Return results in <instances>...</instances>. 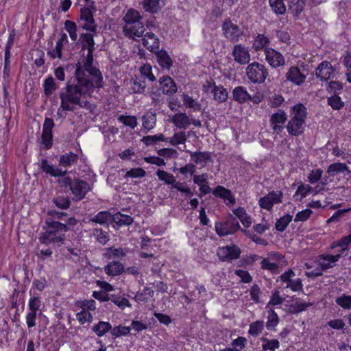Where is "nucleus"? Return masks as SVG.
<instances>
[{
    "label": "nucleus",
    "instance_id": "nucleus-61",
    "mask_svg": "<svg viewBox=\"0 0 351 351\" xmlns=\"http://www.w3.org/2000/svg\"><path fill=\"white\" fill-rule=\"evenodd\" d=\"M64 28L69 34L70 38L72 40L75 41L77 39V34L76 32V24L71 21H66L64 23Z\"/></svg>",
    "mask_w": 351,
    "mask_h": 351
},
{
    "label": "nucleus",
    "instance_id": "nucleus-3",
    "mask_svg": "<svg viewBox=\"0 0 351 351\" xmlns=\"http://www.w3.org/2000/svg\"><path fill=\"white\" fill-rule=\"evenodd\" d=\"M307 114V109L302 104H298L291 108L289 120L286 125L289 135L299 136L304 134Z\"/></svg>",
    "mask_w": 351,
    "mask_h": 351
},
{
    "label": "nucleus",
    "instance_id": "nucleus-30",
    "mask_svg": "<svg viewBox=\"0 0 351 351\" xmlns=\"http://www.w3.org/2000/svg\"><path fill=\"white\" fill-rule=\"evenodd\" d=\"M94 32L84 33L80 36V41L82 49L87 51H95Z\"/></svg>",
    "mask_w": 351,
    "mask_h": 351
},
{
    "label": "nucleus",
    "instance_id": "nucleus-2",
    "mask_svg": "<svg viewBox=\"0 0 351 351\" xmlns=\"http://www.w3.org/2000/svg\"><path fill=\"white\" fill-rule=\"evenodd\" d=\"M48 227L45 232L42 233L39 240L40 243L49 245L51 243L58 244L63 243L64 241V232L69 230L70 226H73L77 223L75 217H69L65 223L54 221H45Z\"/></svg>",
    "mask_w": 351,
    "mask_h": 351
},
{
    "label": "nucleus",
    "instance_id": "nucleus-19",
    "mask_svg": "<svg viewBox=\"0 0 351 351\" xmlns=\"http://www.w3.org/2000/svg\"><path fill=\"white\" fill-rule=\"evenodd\" d=\"M142 44L148 50L156 52L159 48V40L152 32H147L142 38Z\"/></svg>",
    "mask_w": 351,
    "mask_h": 351
},
{
    "label": "nucleus",
    "instance_id": "nucleus-32",
    "mask_svg": "<svg viewBox=\"0 0 351 351\" xmlns=\"http://www.w3.org/2000/svg\"><path fill=\"white\" fill-rule=\"evenodd\" d=\"M189 153L191 158L196 165H201L204 167L208 161L210 160V154L208 152H193L187 151Z\"/></svg>",
    "mask_w": 351,
    "mask_h": 351
},
{
    "label": "nucleus",
    "instance_id": "nucleus-12",
    "mask_svg": "<svg viewBox=\"0 0 351 351\" xmlns=\"http://www.w3.org/2000/svg\"><path fill=\"white\" fill-rule=\"evenodd\" d=\"M222 30L224 36L232 43L239 40L243 36V31L237 25L233 23L230 19H226L222 24Z\"/></svg>",
    "mask_w": 351,
    "mask_h": 351
},
{
    "label": "nucleus",
    "instance_id": "nucleus-52",
    "mask_svg": "<svg viewBox=\"0 0 351 351\" xmlns=\"http://www.w3.org/2000/svg\"><path fill=\"white\" fill-rule=\"evenodd\" d=\"M187 139L186 135L184 132L181 131L176 132L173 136L169 139V143L173 145L177 146L180 144H183Z\"/></svg>",
    "mask_w": 351,
    "mask_h": 351
},
{
    "label": "nucleus",
    "instance_id": "nucleus-21",
    "mask_svg": "<svg viewBox=\"0 0 351 351\" xmlns=\"http://www.w3.org/2000/svg\"><path fill=\"white\" fill-rule=\"evenodd\" d=\"M165 0H141L143 8L148 12L156 14L165 5Z\"/></svg>",
    "mask_w": 351,
    "mask_h": 351
},
{
    "label": "nucleus",
    "instance_id": "nucleus-13",
    "mask_svg": "<svg viewBox=\"0 0 351 351\" xmlns=\"http://www.w3.org/2000/svg\"><path fill=\"white\" fill-rule=\"evenodd\" d=\"M295 276V272L292 269H289L279 276L280 280L286 284L284 289H290L294 292L302 291V280L300 278L293 279Z\"/></svg>",
    "mask_w": 351,
    "mask_h": 351
},
{
    "label": "nucleus",
    "instance_id": "nucleus-39",
    "mask_svg": "<svg viewBox=\"0 0 351 351\" xmlns=\"http://www.w3.org/2000/svg\"><path fill=\"white\" fill-rule=\"evenodd\" d=\"M345 171L350 172L346 164L341 162L332 163L329 165L327 169V173L330 176H335L339 173H343Z\"/></svg>",
    "mask_w": 351,
    "mask_h": 351
},
{
    "label": "nucleus",
    "instance_id": "nucleus-55",
    "mask_svg": "<svg viewBox=\"0 0 351 351\" xmlns=\"http://www.w3.org/2000/svg\"><path fill=\"white\" fill-rule=\"evenodd\" d=\"M131 330L130 326H117L114 328L112 327L111 335L114 338H117L121 336L128 335Z\"/></svg>",
    "mask_w": 351,
    "mask_h": 351
},
{
    "label": "nucleus",
    "instance_id": "nucleus-15",
    "mask_svg": "<svg viewBox=\"0 0 351 351\" xmlns=\"http://www.w3.org/2000/svg\"><path fill=\"white\" fill-rule=\"evenodd\" d=\"M264 52L266 61L271 67L278 68L285 64V59L279 51L271 47H266Z\"/></svg>",
    "mask_w": 351,
    "mask_h": 351
},
{
    "label": "nucleus",
    "instance_id": "nucleus-56",
    "mask_svg": "<svg viewBox=\"0 0 351 351\" xmlns=\"http://www.w3.org/2000/svg\"><path fill=\"white\" fill-rule=\"evenodd\" d=\"M268 313L269 315L267 317L266 328L267 330H271L278 325L279 322V318L277 313L274 310H270L268 311Z\"/></svg>",
    "mask_w": 351,
    "mask_h": 351
},
{
    "label": "nucleus",
    "instance_id": "nucleus-47",
    "mask_svg": "<svg viewBox=\"0 0 351 351\" xmlns=\"http://www.w3.org/2000/svg\"><path fill=\"white\" fill-rule=\"evenodd\" d=\"M44 92L47 96H49L58 88L54 79L51 76L47 77L43 83Z\"/></svg>",
    "mask_w": 351,
    "mask_h": 351
},
{
    "label": "nucleus",
    "instance_id": "nucleus-37",
    "mask_svg": "<svg viewBox=\"0 0 351 351\" xmlns=\"http://www.w3.org/2000/svg\"><path fill=\"white\" fill-rule=\"evenodd\" d=\"M212 93L213 94V98L218 103L225 102L228 97L227 90L222 86L214 85V88L212 89Z\"/></svg>",
    "mask_w": 351,
    "mask_h": 351
},
{
    "label": "nucleus",
    "instance_id": "nucleus-58",
    "mask_svg": "<svg viewBox=\"0 0 351 351\" xmlns=\"http://www.w3.org/2000/svg\"><path fill=\"white\" fill-rule=\"evenodd\" d=\"M335 302L337 305L343 309H350L351 295L343 294L342 295L336 298Z\"/></svg>",
    "mask_w": 351,
    "mask_h": 351
},
{
    "label": "nucleus",
    "instance_id": "nucleus-54",
    "mask_svg": "<svg viewBox=\"0 0 351 351\" xmlns=\"http://www.w3.org/2000/svg\"><path fill=\"white\" fill-rule=\"evenodd\" d=\"M264 328L263 321H256L250 325L248 332L250 335L256 337L261 334Z\"/></svg>",
    "mask_w": 351,
    "mask_h": 351
},
{
    "label": "nucleus",
    "instance_id": "nucleus-51",
    "mask_svg": "<svg viewBox=\"0 0 351 351\" xmlns=\"http://www.w3.org/2000/svg\"><path fill=\"white\" fill-rule=\"evenodd\" d=\"M269 44V40L267 37L265 36L263 34H258L255 38L253 47L257 51L261 49H265Z\"/></svg>",
    "mask_w": 351,
    "mask_h": 351
},
{
    "label": "nucleus",
    "instance_id": "nucleus-8",
    "mask_svg": "<svg viewBox=\"0 0 351 351\" xmlns=\"http://www.w3.org/2000/svg\"><path fill=\"white\" fill-rule=\"evenodd\" d=\"M282 197L281 191H272L259 199L258 205L261 208L271 211L274 204L282 202Z\"/></svg>",
    "mask_w": 351,
    "mask_h": 351
},
{
    "label": "nucleus",
    "instance_id": "nucleus-64",
    "mask_svg": "<svg viewBox=\"0 0 351 351\" xmlns=\"http://www.w3.org/2000/svg\"><path fill=\"white\" fill-rule=\"evenodd\" d=\"M284 298L280 295V291L278 289H274L268 302L269 305L276 306L282 304Z\"/></svg>",
    "mask_w": 351,
    "mask_h": 351
},
{
    "label": "nucleus",
    "instance_id": "nucleus-27",
    "mask_svg": "<svg viewBox=\"0 0 351 351\" xmlns=\"http://www.w3.org/2000/svg\"><path fill=\"white\" fill-rule=\"evenodd\" d=\"M40 167L44 172L53 177L64 176L66 173V170H62V169L58 167L54 168L45 159L42 160Z\"/></svg>",
    "mask_w": 351,
    "mask_h": 351
},
{
    "label": "nucleus",
    "instance_id": "nucleus-60",
    "mask_svg": "<svg viewBox=\"0 0 351 351\" xmlns=\"http://www.w3.org/2000/svg\"><path fill=\"white\" fill-rule=\"evenodd\" d=\"M305 3L303 0H291L290 9L295 15H299L304 10Z\"/></svg>",
    "mask_w": 351,
    "mask_h": 351
},
{
    "label": "nucleus",
    "instance_id": "nucleus-44",
    "mask_svg": "<svg viewBox=\"0 0 351 351\" xmlns=\"http://www.w3.org/2000/svg\"><path fill=\"white\" fill-rule=\"evenodd\" d=\"M327 104L335 110L342 109L345 105L338 94H333L332 96L328 97Z\"/></svg>",
    "mask_w": 351,
    "mask_h": 351
},
{
    "label": "nucleus",
    "instance_id": "nucleus-29",
    "mask_svg": "<svg viewBox=\"0 0 351 351\" xmlns=\"http://www.w3.org/2000/svg\"><path fill=\"white\" fill-rule=\"evenodd\" d=\"M173 124L180 129H186L191 125V119L185 113H176L171 119Z\"/></svg>",
    "mask_w": 351,
    "mask_h": 351
},
{
    "label": "nucleus",
    "instance_id": "nucleus-57",
    "mask_svg": "<svg viewBox=\"0 0 351 351\" xmlns=\"http://www.w3.org/2000/svg\"><path fill=\"white\" fill-rule=\"evenodd\" d=\"M262 341L265 343L263 344V350L264 351H274L280 347V343L277 339H268L262 338Z\"/></svg>",
    "mask_w": 351,
    "mask_h": 351
},
{
    "label": "nucleus",
    "instance_id": "nucleus-23",
    "mask_svg": "<svg viewBox=\"0 0 351 351\" xmlns=\"http://www.w3.org/2000/svg\"><path fill=\"white\" fill-rule=\"evenodd\" d=\"M112 221V215L108 211H100L89 219V223H98L101 226H108V223Z\"/></svg>",
    "mask_w": 351,
    "mask_h": 351
},
{
    "label": "nucleus",
    "instance_id": "nucleus-31",
    "mask_svg": "<svg viewBox=\"0 0 351 351\" xmlns=\"http://www.w3.org/2000/svg\"><path fill=\"white\" fill-rule=\"evenodd\" d=\"M111 330L112 325L109 322L104 321H99L92 326V330L98 337L106 335L108 332H111Z\"/></svg>",
    "mask_w": 351,
    "mask_h": 351
},
{
    "label": "nucleus",
    "instance_id": "nucleus-18",
    "mask_svg": "<svg viewBox=\"0 0 351 351\" xmlns=\"http://www.w3.org/2000/svg\"><path fill=\"white\" fill-rule=\"evenodd\" d=\"M160 85V90L162 93L167 95H173L177 91L176 82L169 76H163L159 79Z\"/></svg>",
    "mask_w": 351,
    "mask_h": 351
},
{
    "label": "nucleus",
    "instance_id": "nucleus-7",
    "mask_svg": "<svg viewBox=\"0 0 351 351\" xmlns=\"http://www.w3.org/2000/svg\"><path fill=\"white\" fill-rule=\"evenodd\" d=\"M287 121V114L285 110L278 109L273 113L269 117V125L272 133L277 135L280 134L286 128L285 124Z\"/></svg>",
    "mask_w": 351,
    "mask_h": 351
},
{
    "label": "nucleus",
    "instance_id": "nucleus-49",
    "mask_svg": "<svg viewBox=\"0 0 351 351\" xmlns=\"http://www.w3.org/2000/svg\"><path fill=\"white\" fill-rule=\"evenodd\" d=\"M156 173L160 180L165 182L167 184L172 186L176 181L173 174L164 170L158 169Z\"/></svg>",
    "mask_w": 351,
    "mask_h": 351
},
{
    "label": "nucleus",
    "instance_id": "nucleus-4",
    "mask_svg": "<svg viewBox=\"0 0 351 351\" xmlns=\"http://www.w3.org/2000/svg\"><path fill=\"white\" fill-rule=\"evenodd\" d=\"M141 19L142 16L138 10L133 8L128 10L123 18V32L126 37L135 39L143 36L145 29Z\"/></svg>",
    "mask_w": 351,
    "mask_h": 351
},
{
    "label": "nucleus",
    "instance_id": "nucleus-46",
    "mask_svg": "<svg viewBox=\"0 0 351 351\" xmlns=\"http://www.w3.org/2000/svg\"><path fill=\"white\" fill-rule=\"evenodd\" d=\"M269 4L272 11L278 15L284 14L286 12L283 0H269Z\"/></svg>",
    "mask_w": 351,
    "mask_h": 351
},
{
    "label": "nucleus",
    "instance_id": "nucleus-34",
    "mask_svg": "<svg viewBox=\"0 0 351 351\" xmlns=\"http://www.w3.org/2000/svg\"><path fill=\"white\" fill-rule=\"evenodd\" d=\"M232 213L239 219L242 224L246 227H250L252 223V217L247 214L243 207H239L232 209Z\"/></svg>",
    "mask_w": 351,
    "mask_h": 351
},
{
    "label": "nucleus",
    "instance_id": "nucleus-17",
    "mask_svg": "<svg viewBox=\"0 0 351 351\" xmlns=\"http://www.w3.org/2000/svg\"><path fill=\"white\" fill-rule=\"evenodd\" d=\"M334 70L330 62L323 61L317 66L315 75L322 81H328L330 79Z\"/></svg>",
    "mask_w": 351,
    "mask_h": 351
},
{
    "label": "nucleus",
    "instance_id": "nucleus-1",
    "mask_svg": "<svg viewBox=\"0 0 351 351\" xmlns=\"http://www.w3.org/2000/svg\"><path fill=\"white\" fill-rule=\"evenodd\" d=\"M93 51H88L86 57L82 60L83 64L78 62L75 71V84L67 83L65 90L60 93V110L74 112L79 108L89 109L90 104L86 100L95 88L103 86V77L100 71L93 66Z\"/></svg>",
    "mask_w": 351,
    "mask_h": 351
},
{
    "label": "nucleus",
    "instance_id": "nucleus-50",
    "mask_svg": "<svg viewBox=\"0 0 351 351\" xmlns=\"http://www.w3.org/2000/svg\"><path fill=\"white\" fill-rule=\"evenodd\" d=\"M183 104L188 108H193L195 111L201 109V104L186 94H183Z\"/></svg>",
    "mask_w": 351,
    "mask_h": 351
},
{
    "label": "nucleus",
    "instance_id": "nucleus-26",
    "mask_svg": "<svg viewBox=\"0 0 351 351\" xmlns=\"http://www.w3.org/2000/svg\"><path fill=\"white\" fill-rule=\"evenodd\" d=\"M67 43V35L65 33L62 34L60 39L56 43L55 49L48 51L47 54L53 59L56 58H62V46Z\"/></svg>",
    "mask_w": 351,
    "mask_h": 351
},
{
    "label": "nucleus",
    "instance_id": "nucleus-62",
    "mask_svg": "<svg viewBox=\"0 0 351 351\" xmlns=\"http://www.w3.org/2000/svg\"><path fill=\"white\" fill-rule=\"evenodd\" d=\"M118 120L123 125L134 129L137 125V119L134 116L121 115Z\"/></svg>",
    "mask_w": 351,
    "mask_h": 351
},
{
    "label": "nucleus",
    "instance_id": "nucleus-42",
    "mask_svg": "<svg viewBox=\"0 0 351 351\" xmlns=\"http://www.w3.org/2000/svg\"><path fill=\"white\" fill-rule=\"evenodd\" d=\"M47 215L49 217L46 219V221H54L65 223V221H67L69 217L66 213L60 212L56 210H49L47 211Z\"/></svg>",
    "mask_w": 351,
    "mask_h": 351
},
{
    "label": "nucleus",
    "instance_id": "nucleus-14",
    "mask_svg": "<svg viewBox=\"0 0 351 351\" xmlns=\"http://www.w3.org/2000/svg\"><path fill=\"white\" fill-rule=\"evenodd\" d=\"M217 254L220 260L223 261H230L239 258L241 250L238 246L232 245L219 247Z\"/></svg>",
    "mask_w": 351,
    "mask_h": 351
},
{
    "label": "nucleus",
    "instance_id": "nucleus-33",
    "mask_svg": "<svg viewBox=\"0 0 351 351\" xmlns=\"http://www.w3.org/2000/svg\"><path fill=\"white\" fill-rule=\"evenodd\" d=\"M156 52L159 65L162 68L169 69L173 64V61L167 52L165 50H158Z\"/></svg>",
    "mask_w": 351,
    "mask_h": 351
},
{
    "label": "nucleus",
    "instance_id": "nucleus-6",
    "mask_svg": "<svg viewBox=\"0 0 351 351\" xmlns=\"http://www.w3.org/2000/svg\"><path fill=\"white\" fill-rule=\"evenodd\" d=\"M215 226L217 234L220 237L234 234L241 229L238 220L232 216L224 222H216Z\"/></svg>",
    "mask_w": 351,
    "mask_h": 351
},
{
    "label": "nucleus",
    "instance_id": "nucleus-9",
    "mask_svg": "<svg viewBox=\"0 0 351 351\" xmlns=\"http://www.w3.org/2000/svg\"><path fill=\"white\" fill-rule=\"evenodd\" d=\"M308 75V71L305 69L304 66H292L286 73L287 80L291 82L295 85L301 86L305 82Z\"/></svg>",
    "mask_w": 351,
    "mask_h": 351
},
{
    "label": "nucleus",
    "instance_id": "nucleus-40",
    "mask_svg": "<svg viewBox=\"0 0 351 351\" xmlns=\"http://www.w3.org/2000/svg\"><path fill=\"white\" fill-rule=\"evenodd\" d=\"M112 221L119 226H129L134 221L133 218L128 215L117 213L112 215Z\"/></svg>",
    "mask_w": 351,
    "mask_h": 351
},
{
    "label": "nucleus",
    "instance_id": "nucleus-35",
    "mask_svg": "<svg viewBox=\"0 0 351 351\" xmlns=\"http://www.w3.org/2000/svg\"><path fill=\"white\" fill-rule=\"evenodd\" d=\"M213 194L215 196L223 198L224 200H228L230 203L234 204L235 199L232 192L222 186H217L213 191Z\"/></svg>",
    "mask_w": 351,
    "mask_h": 351
},
{
    "label": "nucleus",
    "instance_id": "nucleus-28",
    "mask_svg": "<svg viewBox=\"0 0 351 351\" xmlns=\"http://www.w3.org/2000/svg\"><path fill=\"white\" fill-rule=\"evenodd\" d=\"M233 99L239 104H243L248 100H252V97L243 86H237L232 91Z\"/></svg>",
    "mask_w": 351,
    "mask_h": 351
},
{
    "label": "nucleus",
    "instance_id": "nucleus-48",
    "mask_svg": "<svg viewBox=\"0 0 351 351\" xmlns=\"http://www.w3.org/2000/svg\"><path fill=\"white\" fill-rule=\"evenodd\" d=\"M293 217L287 214L278 219L275 224V228L278 232H283L292 221Z\"/></svg>",
    "mask_w": 351,
    "mask_h": 351
},
{
    "label": "nucleus",
    "instance_id": "nucleus-38",
    "mask_svg": "<svg viewBox=\"0 0 351 351\" xmlns=\"http://www.w3.org/2000/svg\"><path fill=\"white\" fill-rule=\"evenodd\" d=\"M78 156L73 152L62 155L59 159V165L67 167L77 162Z\"/></svg>",
    "mask_w": 351,
    "mask_h": 351
},
{
    "label": "nucleus",
    "instance_id": "nucleus-22",
    "mask_svg": "<svg viewBox=\"0 0 351 351\" xmlns=\"http://www.w3.org/2000/svg\"><path fill=\"white\" fill-rule=\"evenodd\" d=\"M105 273L109 276H117L125 271L124 265L119 261H111L104 268Z\"/></svg>",
    "mask_w": 351,
    "mask_h": 351
},
{
    "label": "nucleus",
    "instance_id": "nucleus-36",
    "mask_svg": "<svg viewBox=\"0 0 351 351\" xmlns=\"http://www.w3.org/2000/svg\"><path fill=\"white\" fill-rule=\"evenodd\" d=\"M143 128L147 132L153 129L156 123V114L154 112H147L142 117Z\"/></svg>",
    "mask_w": 351,
    "mask_h": 351
},
{
    "label": "nucleus",
    "instance_id": "nucleus-41",
    "mask_svg": "<svg viewBox=\"0 0 351 351\" xmlns=\"http://www.w3.org/2000/svg\"><path fill=\"white\" fill-rule=\"evenodd\" d=\"M92 234L98 243L104 245L110 240L108 233L101 228H96L93 229Z\"/></svg>",
    "mask_w": 351,
    "mask_h": 351
},
{
    "label": "nucleus",
    "instance_id": "nucleus-11",
    "mask_svg": "<svg viewBox=\"0 0 351 351\" xmlns=\"http://www.w3.org/2000/svg\"><path fill=\"white\" fill-rule=\"evenodd\" d=\"M91 189L92 187L90 184L80 179L75 178L71 186L73 200L77 202L83 199Z\"/></svg>",
    "mask_w": 351,
    "mask_h": 351
},
{
    "label": "nucleus",
    "instance_id": "nucleus-25",
    "mask_svg": "<svg viewBox=\"0 0 351 351\" xmlns=\"http://www.w3.org/2000/svg\"><path fill=\"white\" fill-rule=\"evenodd\" d=\"M127 250L122 247H115L114 246L106 248L103 253V256L106 259L121 258L126 255Z\"/></svg>",
    "mask_w": 351,
    "mask_h": 351
},
{
    "label": "nucleus",
    "instance_id": "nucleus-24",
    "mask_svg": "<svg viewBox=\"0 0 351 351\" xmlns=\"http://www.w3.org/2000/svg\"><path fill=\"white\" fill-rule=\"evenodd\" d=\"M341 255L322 254L319 256V265L325 270L332 268L335 262L338 261Z\"/></svg>",
    "mask_w": 351,
    "mask_h": 351
},
{
    "label": "nucleus",
    "instance_id": "nucleus-45",
    "mask_svg": "<svg viewBox=\"0 0 351 351\" xmlns=\"http://www.w3.org/2000/svg\"><path fill=\"white\" fill-rule=\"evenodd\" d=\"M52 202L56 205L57 208L63 210L68 209L71 204L70 198L64 195H58L53 197Z\"/></svg>",
    "mask_w": 351,
    "mask_h": 351
},
{
    "label": "nucleus",
    "instance_id": "nucleus-63",
    "mask_svg": "<svg viewBox=\"0 0 351 351\" xmlns=\"http://www.w3.org/2000/svg\"><path fill=\"white\" fill-rule=\"evenodd\" d=\"M146 145H152L158 141H165L166 138L165 136L162 134L153 135V136H144L141 140Z\"/></svg>",
    "mask_w": 351,
    "mask_h": 351
},
{
    "label": "nucleus",
    "instance_id": "nucleus-10",
    "mask_svg": "<svg viewBox=\"0 0 351 351\" xmlns=\"http://www.w3.org/2000/svg\"><path fill=\"white\" fill-rule=\"evenodd\" d=\"M97 25L93 18V12L88 8H83L80 10V19L79 28L90 32H96Z\"/></svg>",
    "mask_w": 351,
    "mask_h": 351
},
{
    "label": "nucleus",
    "instance_id": "nucleus-16",
    "mask_svg": "<svg viewBox=\"0 0 351 351\" xmlns=\"http://www.w3.org/2000/svg\"><path fill=\"white\" fill-rule=\"evenodd\" d=\"M232 54L234 60L240 64H246L250 61V55L247 49L241 44L234 47Z\"/></svg>",
    "mask_w": 351,
    "mask_h": 351
},
{
    "label": "nucleus",
    "instance_id": "nucleus-53",
    "mask_svg": "<svg viewBox=\"0 0 351 351\" xmlns=\"http://www.w3.org/2000/svg\"><path fill=\"white\" fill-rule=\"evenodd\" d=\"M76 318L79 323L82 325L86 323L90 324L93 320V317L91 313L88 311L83 310H81L76 314Z\"/></svg>",
    "mask_w": 351,
    "mask_h": 351
},
{
    "label": "nucleus",
    "instance_id": "nucleus-20",
    "mask_svg": "<svg viewBox=\"0 0 351 351\" xmlns=\"http://www.w3.org/2000/svg\"><path fill=\"white\" fill-rule=\"evenodd\" d=\"M291 300L295 301V302L291 304H287V306L288 307V312L292 314H297L304 311L307 308L313 305L311 302H303L300 298H295L294 296L291 298Z\"/></svg>",
    "mask_w": 351,
    "mask_h": 351
},
{
    "label": "nucleus",
    "instance_id": "nucleus-59",
    "mask_svg": "<svg viewBox=\"0 0 351 351\" xmlns=\"http://www.w3.org/2000/svg\"><path fill=\"white\" fill-rule=\"evenodd\" d=\"M131 90L133 93L141 94L143 93L145 88V84L144 81L138 80L137 78L133 79L131 81Z\"/></svg>",
    "mask_w": 351,
    "mask_h": 351
},
{
    "label": "nucleus",
    "instance_id": "nucleus-43",
    "mask_svg": "<svg viewBox=\"0 0 351 351\" xmlns=\"http://www.w3.org/2000/svg\"><path fill=\"white\" fill-rule=\"evenodd\" d=\"M154 292L152 289L145 287L142 291H138L134 298L136 302L146 303L149 300L150 298L154 296Z\"/></svg>",
    "mask_w": 351,
    "mask_h": 351
},
{
    "label": "nucleus",
    "instance_id": "nucleus-5",
    "mask_svg": "<svg viewBox=\"0 0 351 351\" xmlns=\"http://www.w3.org/2000/svg\"><path fill=\"white\" fill-rule=\"evenodd\" d=\"M246 75L252 83H263L268 75V71L264 64L254 62L246 69Z\"/></svg>",
    "mask_w": 351,
    "mask_h": 351
}]
</instances>
